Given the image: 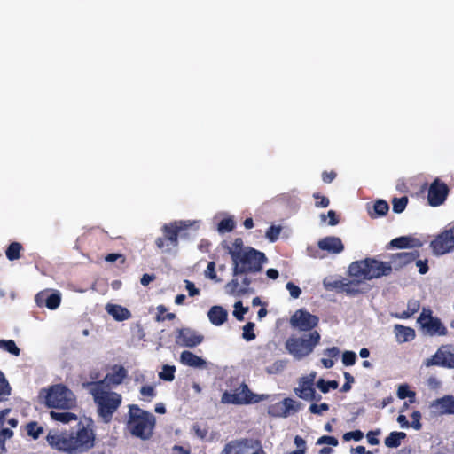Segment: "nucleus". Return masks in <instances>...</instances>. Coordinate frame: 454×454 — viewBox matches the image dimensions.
<instances>
[{"instance_id": "cd10ccee", "label": "nucleus", "mask_w": 454, "mask_h": 454, "mask_svg": "<svg viewBox=\"0 0 454 454\" xmlns=\"http://www.w3.org/2000/svg\"><path fill=\"white\" fill-rule=\"evenodd\" d=\"M10 409H4L0 411V449L5 451V441L12 438L13 432L10 428H4L6 416L10 413Z\"/></svg>"}, {"instance_id": "9b49d317", "label": "nucleus", "mask_w": 454, "mask_h": 454, "mask_svg": "<svg viewBox=\"0 0 454 454\" xmlns=\"http://www.w3.org/2000/svg\"><path fill=\"white\" fill-rule=\"evenodd\" d=\"M319 323L318 317L312 315L304 309H297L290 317V325L301 332H313Z\"/></svg>"}, {"instance_id": "1a4fd4ad", "label": "nucleus", "mask_w": 454, "mask_h": 454, "mask_svg": "<svg viewBox=\"0 0 454 454\" xmlns=\"http://www.w3.org/2000/svg\"><path fill=\"white\" fill-rule=\"evenodd\" d=\"M269 395H257L253 393L248 386L242 382L233 392L225 391L221 396V403L225 404L244 405L257 403L267 400Z\"/></svg>"}, {"instance_id": "dca6fc26", "label": "nucleus", "mask_w": 454, "mask_h": 454, "mask_svg": "<svg viewBox=\"0 0 454 454\" xmlns=\"http://www.w3.org/2000/svg\"><path fill=\"white\" fill-rule=\"evenodd\" d=\"M424 364L429 366H441L454 369V348L450 346H442L430 358L425 360Z\"/></svg>"}, {"instance_id": "423d86ee", "label": "nucleus", "mask_w": 454, "mask_h": 454, "mask_svg": "<svg viewBox=\"0 0 454 454\" xmlns=\"http://www.w3.org/2000/svg\"><path fill=\"white\" fill-rule=\"evenodd\" d=\"M392 272V266L389 262L378 261L374 258L353 262L348 268L350 277L360 280H371L388 276Z\"/></svg>"}, {"instance_id": "7c9ffc66", "label": "nucleus", "mask_w": 454, "mask_h": 454, "mask_svg": "<svg viewBox=\"0 0 454 454\" xmlns=\"http://www.w3.org/2000/svg\"><path fill=\"white\" fill-rule=\"evenodd\" d=\"M404 432H391L384 440V443L387 448H398L401 445L402 440L406 438Z\"/></svg>"}, {"instance_id": "473e14b6", "label": "nucleus", "mask_w": 454, "mask_h": 454, "mask_svg": "<svg viewBox=\"0 0 454 454\" xmlns=\"http://www.w3.org/2000/svg\"><path fill=\"white\" fill-rule=\"evenodd\" d=\"M51 418L59 422L68 423L70 421L77 420V415L70 411H54L50 412Z\"/></svg>"}, {"instance_id": "5fc2aeb1", "label": "nucleus", "mask_w": 454, "mask_h": 454, "mask_svg": "<svg viewBox=\"0 0 454 454\" xmlns=\"http://www.w3.org/2000/svg\"><path fill=\"white\" fill-rule=\"evenodd\" d=\"M411 423L410 424V427H413L416 430H420L422 428V424L420 422L421 419V413L419 411H414L411 413Z\"/></svg>"}, {"instance_id": "72a5a7b5", "label": "nucleus", "mask_w": 454, "mask_h": 454, "mask_svg": "<svg viewBox=\"0 0 454 454\" xmlns=\"http://www.w3.org/2000/svg\"><path fill=\"white\" fill-rule=\"evenodd\" d=\"M389 210L388 203L384 200H378L373 205V213H370L372 217L384 216Z\"/></svg>"}, {"instance_id": "e2e57ef3", "label": "nucleus", "mask_w": 454, "mask_h": 454, "mask_svg": "<svg viewBox=\"0 0 454 454\" xmlns=\"http://www.w3.org/2000/svg\"><path fill=\"white\" fill-rule=\"evenodd\" d=\"M185 287L188 291L189 296L193 297L195 295L200 294V290L195 286V285L190 280H185Z\"/></svg>"}, {"instance_id": "13d9d810", "label": "nucleus", "mask_w": 454, "mask_h": 454, "mask_svg": "<svg viewBox=\"0 0 454 454\" xmlns=\"http://www.w3.org/2000/svg\"><path fill=\"white\" fill-rule=\"evenodd\" d=\"M363 437H364V434L360 430L348 432L343 434L344 441H350L352 439L355 441H360Z\"/></svg>"}, {"instance_id": "0e129e2a", "label": "nucleus", "mask_w": 454, "mask_h": 454, "mask_svg": "<svg viewBox=\"0 0 454 454\" xmlns=\"http://www.w3.org/2000/svg\"><path fill=\"white\" fill-rule=\"evenodd\" d=\"M428 261L427 259L425 260H417L416 265L419 268V272L422 275L426 274L429 268H428Z\"/></svg>"}, {"instance_id": "f03ea898", "label": "nucleus", "mask_w": 454, "mask_h": 454, "mask_svg": "<svg viewBox=\"0 0 454 454\" xmlns=\"http://www.w3.org/2000/svg\"><path fill=\"white\" fill-rule=\"evenodd\" d=\"M83 386L92 395L98 416L104 422L109 423L121 404V395L106 390L102 387V382H87Z\"/></svg>"}, {"instance_id": "ddd939ff", "label": "nucleus", "mask_w": 454, "mask_h": 454, "mask_svg": "<svg viewBox=\"0 0 454 454\" xmlns=\"http://www.w3.org/2000/svg\"><path fill=\"white\" fill-rule=\"evenodd\" d=\"M435 254L442 255L454 250V226L444 230L430 243Z\"/></svg>"}, {"instance_id": "6e6d98bb", "label": "nucleus", "mask_w": 454, "mask_h": 454, "mask_svg": "<svg viewBox=\"0 0 454 454\" xmlns=\"http://www.w3.org/2000/svg\"><path fill=\"white\" fill-rule=\"evenodd\" d=\"M243 239L241 238H236L232 242V247L229 249L230 255L231 256L234 252H244L245 247H243Z\"/></svg>"}, {"instance_id": "774afa93", "label": "nucleus", "mask_w": 454, "mask_h": 454, "mask_svg": "<svg viewBox=\"0 0 454 454\" xmlns=\"http://www.w3.org/2000/svg\"><path fill=\"white\" fill-rule=\"evenodd\" d=\"M167 312V308L164 305H159L157 307V315L155 317V320L157 322L164 321V314Z\"/></svg>"}, {"instance_id": "6ab92c4d", "label": "nucleus", "mask_w": 454, "mask_h": 454, "mask_svg": "<svg viewBox=\"0 0 454 454\" xmlns=\"http://www.w3.org/2000/svg\"><path fill=\"white\" fill-rule=\"evenodd\" d=\"M431 411L437 415H454V396L446 395L442 397L434 400L430 405Z\"/></svg>"}, {"instance_id": "f257e3e1", "label": "nucleus", "mask_w": 454, "mask_h": 454, "mask_svg": "<svg viewBox=\"0 0 454 454\" xmlns=\"http://www.w3.org/2000/svg\"><path fill=\"white\" fill-rule=\"evenodd\" d=\"M78 425L79 427L75 432L49 434L48 443L52 448L68 454H79L90 450L95 445L94 431L81 422Z\"/></svg>"}, {"instance_id": "4be33fe9", "label": "nucleus", "mask_w": 454, "mask_h": 454, "mask_svg": "<svg viewBox=\"0 0 454 454\" xmlns=\"http://www.w3.org/2000/svg\"><path fill=\"white\" fill-rule=\"evenodd\" d=\"M317 247L322 251L337 254L344 250V245L339 237L327 236L318 240Z\"/></svg>"}, {"instance_id": "de8ad7c7", "label": "nucleus", "mask_w": 454, "mask_h": 454, "mask_svg": "<svg viewBox=\"0 0 454 454\" xmlns=\"http://www.w3.org/2000/svg\"><path fill=\"white\" fill-rule=\"evenodd\" d=\"M329 409H330V406L326 403H322L320 404L313 403L310 404L309 411L312 414L321 415L323 412L329 411Z\"/></svg>"}, {"instance_id": "c85d7f7f", "label": "nucleus", "mask_w": 454, "mask_h": 454, "mask_svg": "<svg viewBox=\"0 0 454 454\" xmlns=\"http://www.w3.org/2000/svg\"><path fill=\"white\" fill-rule=\"evenodd\" d=\"M106 309L116 321H124L131 317V312L118 304H107Z\"/></svg>"}, {"instance_id": "09e8293b", "label": "nucleus", "mask_w": 454, "mask_h": 454, "mask_svg": "<svg viewBox=\"0 0 454 454\" xmlns=\"http://www.w3.org/2000/svg\"><path fill=\"white\" fill-rule=\"evenodd\" d=\"M205 277L214 280L215 282H219L220 278H218L216 272H215V262H209L207 269L205 270Z\"/></svg>"}, {"instance_id": "49530a36", "label": "nucleus", "mask_w": 454, "mask_h": 454, "mask_svg": "<svg viewBox=\"0 0 454 454\" xmlns=\"http://www.w3.org/2000/svg\"><path fill=\"white\" fill-rule=\"evenodd\" d=\"M140 395L150 402L156 395V391L153 386L144 385L140 388Z\"/></svg>"}, {"instance_id": "680f3d73", "label": "nucleus", "mask_w": 454, "mask_h": 454, "mask_svg": "<svg viewBox=\"0 0 454 454\" xmlns=\"http://www.w3.org/2000/svg\"><path fill=\"white\" fill-rule=\"evenodd\" d=\"M105 260L108 262H114L117 260H120V262L121 264H124L125 262H126V257L124 254H108L106 257H105Z\"/></svg>"}, {"instance_id": "69168bd1", "label": "nucleus", "mask_w": 454, "mask_h": 454, "mask_svg": "<svg viewBox=\"0 0 454 454\" xmlns=\"http://www.w3.org/2000/svg\"><path fill=\"white\" fill-rule=\"evenodd\" d=\"M336 176H337V174L335 171H330V172L324 171L322 173V180L325 184H330L336 178Z\"/></svg>"}, {"instance_id": "4c0bfd02", "label": "nucleus", "mask_w": 454, "mask_h": 454, "mask_svg": "<svg viewBox=\"0 0 454 454\" xmlns=\"http://www.w3.org/2000/svg\"><path fill=\"white\" fill-rule=\"evenodd\" d=\"M408 204V198L406 196H403L400 198L395 197L392 200L393 211L396 214H400L403 212Z\"/></svg>"}, {"instance_id": "c03bdc74", "label": "nucleus", "mask_w": 454, "mask_h": 454, "mask_svg": "<svg viewBox=\"0 0 454 454\" xmlns=\"http://www.w3.org/2000/svg\"><path fill=\"white\" fill-rule=\"evenodd\" d=\"M254 326L255 325L253 322H248L243 326L242 337L246 340L250 341L255 339L256 336L254 333Z\"/></svg>"}, {"instance_id": "39448f33", "label": "nucleus", "mask_w": 454, "mask_h": 454, "mask_svg": "<svg viewBox=\"0 0 454 454\" xmlns=\"http://www.w3.org/2000/svg\"><path fill=\"white\" fill-rule=\"evenodd\" d=\"M38 398L48 408L71 410L76 406V397L72 390L64 384H55L42 388Z\"/></svg>"}, {"instance_id": "20e7f679", "label": "nucleus", "mask_w": 454, "mask_h": 454, "mask_svg": "<svg viewBox=\"0 0 454 454\" xmlns=\"http://www.w3.org/2000/svg\"><path fill=\"white\" fill-rule=\"evenodd\" d=\"M231 260L233 277L259 273L268 261L263 252L251 247H245L244 252H234Z\"/></svg>"}, {"instance_id": "37998d69", "label": "nucleus", "mask_w": 454, "mask_h": 454, "mask_svg": "<svg viewBox=\"0 0 454 454\" xmlns=\"http://www.w3.org/2000/svg\"><path fill=\"white\" fill-rule=\"evenodd\" d=\"M235 228V222L231 218L222 219L218 223L220 232H230Z\"/></svg>"}, {"instance_id": "b1692460", "label": "nucleus", "mask_w": 454, "mask_h": 454, "mask_svg": "<svg viewBox=\"0 0 454 454\" xmlns=\"http://www.w3.org/2000/svg\"><path fill=\"white\" fill-rule=\"evenodd\" d=\"M207 317L212 325L220 326L227 321L228 312L223 307L215 305L209 309Z\"/></svg>"}, {"instance_id": "338daca9", "label": "nucleus", "mask_w": 454, "mask_h": 454, "mask_svg": "<svg viewBox=\"0 0 454 454\" xmlns=\"http://www.w3.org/2000/svg\"><path fill=\"white\" fill-rule=\"evenodd\" d=\"M327 216L329 217V223H328L329 225L334 226L340 223V218L337 215L335 211L329 210L327 213Z\"/></svg>"}, {"instance_id": "c756f323", "label": "nucleus", "mask_w": 454, "mask_h": 454, "mask_svg": "<svg viewBox=\"0 0 454 454\" xmlns=\"http://www.w3.org/2000/svg\"><path fill=\"white\" fill-rule=\"evenodd\" d=\"M395 333L397 339V341L402 342H407L411 341L414 340L416 333L415 330L409 326H404L402 325H395Z\"/></svg>"}, {"instance_id": "0eeeda50", "label": "nucleus", "mask_w": 454, "mask_h": 454, "mask_svg": "<svg viewBox=\"0 0 454 454\" xmlns=\"http://www.w3.org/2000/svg\"><path fill=\"white\" fill-rule=\"evenodd\" d=\"M321 339L317 331L310 332L302 337H290L286 341V348L296 359L309 356Z\"/></svg>"}, {"instance_id": "8fccbe9b", "label": "nucleus", "mask_w": 454, "mask_h": 454, "mask_svg": "<svg viewBox=\"0 0 454 454\" xmlns=\"http://www.w3.org/2000/svg\"><path fill=\"white\" fill-rule=\"evenodd\" d=\"M286 361L277 360L270 366L267 368V372L270 374L278 373L286 367Z\"/></svg>"}, {"instance_id": "2eb2a0df", "label": "nucleus", "mask_w": 454, "mask_h": 454, "mask_svg": "<svg viewBox=\"0 0 454 454\" xmlns=\"http://www.w3.org/2000/svg\"><path fill=\"white\" fill-rule=\"evenodd\" d=\"M247 275H239L225 285V291L231 295L243 296L254 294V289L250 286L252 278Z\"/></svg>"}, {"instance_id": "052dcab7", "label": "nucleus", "mask_w": 454, "mask_h": 454, "mask_svg": "<svg viewBox=\"0 0 454 454\" xmlns=\"http://www.w3.org/2000/svg\"><path fill=\"white\" fill-rule=\"evenodd\" d=\"M380 434V430L377 429L374 431H369L366 434L367 441L371 445H377L380 443V440L378 439V435Z\"/></svg>"}, {"instance_id": "4d7b16f0", "label": "nucleus", "mask_w": 454, "mask_h": 454, "mask_svg": "<svg viewBox=\"0 0 454 454\" xmlns=\"http://www.w3.org/2000/svg\"><path fill=\"white\" fill-rule=\"evenodd\" d=\"M313 197L317 200L315 206L317 207H327L330 204V200L327 197L320 195L317 192L313 194Z\"/></svg>"}, {"instance_id": "3c124183", "label": "nucleus", "mask_w": 454, "mask_h": 454, "mask_svg": "<svg viewBox=\"0 0 454 454\" xmlns=\"http://www.w3.org/2000/svg\"><path fill=\"white\" fill-rule=\"evenodd\" d=\"M28 435L32 436L34 439H37L42 434V427H38L36 422H30L27 426Z\"/></svg>"}, {"instance_id": "603ef678", "label": "nucleus", "mask_w": 454, "mask_h": 454, "mask_svg": "<svg viewBox=\"0 0 454 454\" xmlns=\"http://www.w3.org/2000/svg\"><path fill=\"white\" fill-rule=\"evenodd\" d=\"M356 360V355L353 351H345L342 355V363L346 366H351L355 364Z\"/></svg>"}, {"instance_id": "2f4dec72", "label": "nucleus", "mask_w": 454, "mask_h": 454, "mask_svg": "<svg viewBox=\"0 0 454 454\" xmlns=\"http://www.w3.org/2000/svg\"><path fill=\"white\" fill-rule=\"evenodd\" d=\"M23 246L17 241L12 242L5 250L6 258L9 261H15L20 258Z\"/></svg>"}, {"instance_id": "f8f14e48", "label": "nucleus", "mask_w": 454, "mask_h": 454, "mask_svg": "<svg viewBox=\"0 0 454 454\" xmlns=\"http://www.w3.org/2000/svg\"><path fill=\"white\" fill-rule=\"evenodd\" d=\"M301 403L286 397L283 401L270 404L268 406L267 412L270 417L273 418H287L299 411Z\"/></svg>"}, {"instance_id": "aec40b11", "label": "nucleus", "mask_w": 454, "mask_h": 454, "mask_svg": "<svg viewBox=\"0 0 454 454\" xmlns=\"http://www.w3.org/2000/svg\"><path fill=\"white\" fill-rule=\"evenodd\" d=\"M315 376L313 374L303 376L298 380V387L294 388V394L302 400H309L315 394Z\"/></svg>"}, {"instance_id": "9d476101", "label": "nucleus", "mask_w": 454, "mask_h": 454, "mask_svg": "<svg viewBox=\"0 0 454 454\" xmlns=\"http://www.w3.org/2000/svg\"><path fill=\"white\" fill-rule=\"evenodd\" d=\"M430 309L423 308L417 322L420 328L430 336H445L448 334L446 326L440 318L434 317Z\"/></svg>"}, {"instance_id": "79ce46f5", "label": "nucleus", "mask_w": 454, "mask_h": 454, "mask_svg": "<svg viewBox=\"0 0 454 454\" xmlns=\"http://www.w3.org/2000/svg\"><path fill=\"white\" fill-rule=\"evenodd\" d=\"M281 231V226L271 225L267 229L265 237L269 239V241L275 242L278 239Z\"/></svg>"}, {"instance_id": "6e6552de", "label": "nucleus", "mask_w": 454, "mask_h": 454, "mask_svg": "<svg viewBox=\"0 0 454 454\" xmlns=\"http://www.w3.org/2000/svg\"><path fill=\"white\" fill-rule=\"evenodd\" d=\"M190 225L184 221H174L164 224L161 228L163 236L155 239L156 247L163 253L170 254L173 249L178 247V237L182 231L186 230Z\"/></svg>"}, {"instance_id": "4468645a", "label": "nucleus", "mask_w": 454, "mask_h": 454, "mask_svg": "<svg viewBox=\"0 0 454 454\" xmlns=\"http://www.w3.org/2000/svg\"><path fill=\"white\" fill-rule=\"evenodd\" d=\"M250 450H260L263 453L262 443L259 440L244 438L226 443L221 454H246Z\"/></svg>"}, {"instance_id": "a18cd8bd", "label": "nucleus", "mask_w": 454, "mask_h": 454, "mask_svg": "<svg viewBox=\"0 0 454 454\" xmlns=\"http://www.w3.org/2000/svg\"><path fill=\"white\" fill-rule=\"evenodd\" d=\"M248 311V307H243V304L240 301L235 302L234 304V311L233 316L239 321L244 320V315Z\"/></svg>"}, {"instance_id": "e433bc0d", "label": "nucleus", "mask_w": 454, "mask_h": 454, "mask_svg": "<svg viewBox=\"0 0 454 454\" xmlns=\"http://www.w3.org/2000/svg\"><path fill=\"white\" fill-rule=\"evenodd\" d=\"M316 386L318 387V389L322 393L325 394V393H328L330 391V389H336V388H338L339 383L336 380H328V381H326L324 379H319L317 381Z\"/></svg>"}, {"instance_id": "412c9836", "label": "nucleus", "mask_w": 454, "mask_h": 454, "mask_svg": "<svg viewBox=\"0 0 454 454\" xmlns=\"http://www.w3.org/2000/svg\"><path fill=\"white\" fill-rule=\"evenodd\" d=\"M127 376L128 372L122 365H114L112 372L107 373L102 380L96 382H102V387L106 388L121 384Z\"/></svg>"}, {"instance_id": "393cba45", "label": "nucleus", "mask_w": 454, "mask_h": 454, "mask_svg": "<svg viewBox=\"0 0 454 454\" xmlns=\"http://www.w3.org/2000/svg\"><path fill=\"white\" fill-rule=\"evenodd\" d=\"M363 280L356 278L355 280H336L332 285L333 287L340 289L349 295H356L360 293L359 286Z\"/></svg>"}, {"instance_id": "bf43d9fd", "label": "nucleus", "mask_w": 454, "mask_h": 454, "mask_svg": "<svg viewBox=\"0 0 454 454\" xmlns=\"http://www.w3.org/2000/svg\"><path fill=\"white\" fill-rule=\"evenodd\" d=\"M286 289L289 291L290 293V295L293 297V298H298L301 294V288L294 285L293 282H288L286 286Z\"/></svg>"}, {"instance_id": "a211bd4d", "label": "nucleus", "mask_w": 454, "mask_h": 454, "mask_svg": "<svg viewBox=\"0 0 454 454\" xmlns=\"http://www.w3.org/2000/svg\"><path fill=\"white\" fill-rule=\"evenodd\" d=\"M449 192L450 189L448 185L439 178H435L428 189V204L432 207H438L443 204L447 199Z\"/></svg>"}, {"instance_id": "5701e85b", "label": "nucleus", "mask_w": 454, "mask_h": 454, "mask_svg": "<svg viewBox=\"0 0 454 454\" xmlns=\"http://www.w3.org/2000/svg\"><path fill=\"white\" fill-rule=\"evenodd\" d=\"M180 363L184 365L197 369L207 367V362L203 358L188 350H184L181 353Z\"/></svg>"}, {"instance_id": "58836bf2", "label": "nucleus", "mask_w": 454, "mask_h": 454, "mask_svg": "<svg viewBox=\"0 0 454 454\" xmlns=\"http://www.w3.org/2000/svg\"><path fill=\"white\" fill-rule=\"evenodd\" d=\"M397 396L400 399L410 398V403L415 402L416 394L414 391L410 390L408 385H401L397 390Z\"/></svg>"}, {"instance_id": "864d4df0", "label": "nucleus", "mask_w": 454, "mask_h": 454, "mask_svg": "<svg viewBox=\"0 0 454 454\" xmlns=\"http://www.w3.org/2000/svg\"><path fill=\"white\" fill-rule=\"evenodd\" d=\"M317 445L328 444V445H332V446H337L339 444V441L334 436L324 435L317 439Z\"/></svg>"}, {"instance_id": "bb28decb", "label": "nucleus", "mask_w": 454, "mask_h": 454, "mask_svg": "<svg viewBox=\"0 0 454 454\" xmlns=\"http://www.w3.org/2000/svg\"><path fill=\"white\" fill-rule=\"evenodd\" d=\"M419 256V252L415 250L412 252H400L392 255V262L399 268H402L412 262Z\"/></svg>"}, {"instance_id": "a878e982", "label": "nucleus", "mask_w": 454, "mask_h": 454, "mask_svg": "<svg viewBox=\"0 0 454 454\" xmlns=\"http://www.w3.org/2000/svg\"><path fill=\"white\" fill-rule=\"evenodd\" d=\"M422 246V242L416 238L402 236L392 239L388 245L389 247L396 248H409V247H419Z\"/></svg>"}, {"instance_id": "7ed1b4c3", "label": "nucleus", "mask_w": 454, "mask_h": 454, "mask_svg": "<svg viewBox=\"0 0 454 454\" xmlns=\"http://www.w3.org/2000/svg\"><path fill=\"white\" fill-rule=\"evenodd\" d=\"M155 423L156 419L153 414L137 404L129 405L126 427L132 436L141 440L150 439L153 434Z\"/></svg>"}, {"instance_id": "a19ab883", "label": "nucleus", "mask_w": 454, "mask_h": 454, "mask_svg": "<svg viewBox=\"0 0 454 454\" xmlns=\"http://www.w3.org/2000/svg\"><path fill=\"white\" fill-rule=\"evenodd\" d=\"M176 366L165 364L162 371L159 373L160 379L166 381H172L175 378Z\"/></svg>"}, {"instance_id": "ea45409f", "label": "nucleus", "mask_w": 454, "mask_h": 454, "mask_svg": "<svg viewBox=\"0 0 454 454\" xmlns=\"http://www.w3.org/2000/svg\"><path fill=\"white\" fill-rule=\"evenodd\" d=\"M61 301V297L59 293L48 294L45 299L44 305L50 309H56Z\"/></svg>"}, {"instance_id": "f704fd0d", "label": "nucleus", "mask_w": 454, "mask_h": 454, "mask_svg": "<svg viewBox=\"0 0 454 454\" xmlns=\"http://www.w3.org/2000/svg\"><path fill=\"white\" fill-rule=\"evenodd\" d=\"M11 390L12 388L4 374L0 371V403L8 399Z\"/></svg>"}, {"instance_id": "f3484780", "label": "nucleus", "mask_w": 454, "mask_h": 454, "mask_svg": "<svg viewBox=\"0 0 454 454\" xmlns=\"http://www.w3.org/2000/svg\"><path fill=\"white\" fill-rule=\"evenodd\" d=\"M204 336L189 327L177 329L176 332V343L181 347L195 348L202 343Z\"/></svg>"}, {"instance_id": "c9c22d12", "label": "nucleus", "mask_w": 454, "mask_h": 454, "mask_svg": "<svg viewBox=\"0 0 454 454\" xmlns=\"http://www.w3.org/2000/svg\"><path fill=\"white\" fill-rule=\"evenodd\" d=\"M0 348L9 352L15 356H19L20 354V349L17 347L15 341L12 340H0Z\"/></svg>"}]
</instances>
